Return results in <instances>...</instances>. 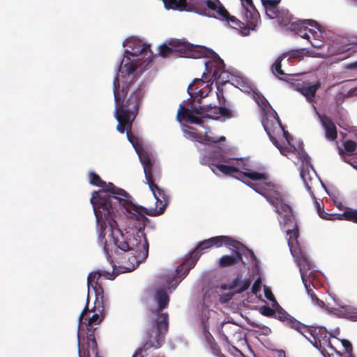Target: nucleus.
<instances>
[{
  "label": "nucleus",
  "mask_w": 357,
  "mask_h": 357,
  "mask_svg": "<svg viewBox=\"0 0 357 357\" xmlns=\"http://www.w3.org/2000/svg\"><path fill=\"white\" fill-rule=\"evenodd\" d=\"M280 0H262V3L265 7L277 8Z\"/></svg>",
  "instance_id": "nucleus-39"
},
{
  "label": "nucleus",
  "mask_w": 357,
  "mask_h": 357,
  "mask_svg": "<svg viewBox=\"0 0 357 357\" xmlns=\"http://www.w3.org/2000/svg\"><path fill=\"white\" fill-rule=\"evenodd\" d=\"M338 149H339V153H340V154H342V153H343V150H342V149H341L340 147H338Z\"/></svg>",
  "instance_id": "nucleus-54"
},
{
  "label": "nucleus",
  "mask_w": 357,
  "mask_h": 357,
  "mask_svg": "<svg viewBox=\"0 0 357 357\" xmlns=\"http://www.w3.org/2000/svg\"><path fill=\"white\" fill-rule=\"evenodd\" d=\"M79 339V336L78 335ZM79 357H100L98 353V345L93 334H88L86 337V347L81 344L78 341Z\"/></svg>",
  "instance_id": "nucleus-20"
},
{
  "label": "nucleus",
  "mask_w": 357,
  "mask_h": 357,
  "mask_svg": "<svg viewBox=\"0 0 357 357\" xmlns=\"http://www.w3.org/2000/svg\"><path fill=\"white\" fill-rule=\"evenodd\" d=\"M217 97L220 106H211L207 105L204 106H193L190 108L185 107L180 105L177 112V120L181 121L186 120L190 123L202 125V119H218L222 116L226 119H230L234 116L233 111L225 106V98L223 96V92L217 93Z\"/></svg>",
  "instance_id": "nucleus-7"
},
{
  "label": "nucleus",
  "mask_w": 357,
  "mask_h": 357,
  "mask_svg": "<svg viewBox=\"0 0 357 357\" xmlns=\"http://www.w3.org/2000/svg\"><path fill=\"white\" fill-rule=\"evenodd\" d=\"M221 162H224L229 165H223L220 163L214 164L211 165L215 167L218 170L225 175H232L234 173H238V176H236L235 178L241 179L244 177L248 178L252 181H257L258 183L252 182H244L249 187L252 188L257 192L264 195L268 202L275 206L271 200H278V206L280 204H284L282 199V195L278 191H273L272 192H268L266 187H272L273 184L268 179V176L264 173L257 172L250 169L247 167L242 158H222L220 160Z\"/></svg>",
  "instance_id": "nucleus-5"
},
{
  "label": "nucleus",
  "mask_w": 357,
  "mask_h": 357,
  "mask_svg": "<svg viewBox=\"0 0 357 357\" xmlns=\"http://www.w3.org/2000/svg\"><path fill=\"white\" fill-rule=\"evenodd\" d=\"M264 128L266 132H267V134L271 137V130L268 128V123H264Z\"/></svg>",
  "instance_id": "nucleus-48"
},
{
  "label": "nucleus",
  "mask_w": 357,
  "mask_h": 357,
  "mask_svg": "<svg viewBox=\"0 0 357 357\" xmlns=\"http://www.w3.org/2000/svg\"><path fill=\"white\" fill-rule=\"evenodd\" d=\"M315 205H316V208H317V213L319 214V215H324L323 213H321L322 211V209H324V205L321 202H319L317 200H315Z\"/></svg>",
  "instance_id": "nucleus-44"
},
{
  "label": "nucleus",
  "mask_w": 357,
  "mask_h": 357,
  "mask_svg": "<svg viewBox=\"0 0 357 357\" xmlns=\"http://www.w3.org/2000/svg\"><path fill=\"white\" fill-rule=\"evenodd\" d=\"M321 125L325 130V136L329 141H334L337 137V130L335 123L328 116H320Z\"/></svg>",
  "instance_id": "nucleus-23"
},
{
  "label": "nucleus",
  "mask_w": 357,
  "mask_h": 357,
  "mask_svg": "<svg viewBox=\"0 0 357 357\" xmlns=\"http://www.w3.org/2000/svg\"><path fill=\"white\" fill-rule=\"evenodd\" d=\"M340 339H335L332 345L326 348V350L323 355L325 357H343V351L338 349V347H340Z\"/></svg>",
  "instance_id": "nucleus-27"
},
{
  "label": "nucleus",
  "mask_w": 357,
  "mask_h": 357,
  "mask_svg": "<svg viewBox=\"0 0 357 357\" xmlns=\"http://www.w3.org/2000/svg\"><path fill=\"white\" fill-rule=\"evenodd\" d=\"M242 5V26L239 29L241 33L248 36L250 31H255L258 22L260 21V15L255 8L252 0H240Z\"/></svg>",
  "instance_id": "nucleus-11"
},
{
  "label": "nucleus",
  "mask_w": 357,
  "mask_h": 357,
  "mask_svg": "<svg viewBox=\"0 0 357 357\" xmlns=\"http://www.w3.org/2000/svg\"><path fill=\"white\" fill-rule=\"evenodd\" d=\"M211 169L212 172H213L215 173V170L212 168V167H211Z\"/></svg>",
  "instance_id": "nucleus-58"
},
{
  "label": "nucleus",
  "mask_w": 357,
  "mask_h": 357,
  "mask_svg": "<svg viewBox=\"0 0 357 357\" xmlns=\"http://www.w3.org/2000/svg\"><path fill=\"white\" fill-rule=\"evenodd\" d=\"M89 183L100 187L102 190L92 193L91 203L96 218L98 227L100 229V236H103L107 224L115 225L116 214L123 211L128 202V193L116 187L112 183H107L93 172L89 174Z\"/></svg>",
  "instance_id": "nucleus-2"
},
{
  "label": "nucleus",
  "mask_w": 357,
  "mask_h": 357,
  "mask_svg": "<svg viewBox=\"0 0 357 357\" xmlns=\"http://www.w3.org/2000/svg\"><path fill=\"white\" fill-rule=\"evenodd\" d=\"M304 286H305V288L306 289L307 294L311 298L312 303H314L316 305L324 308L325 306V303L324 301H322L317 297V296L314 293V288L310 284H305V285H304Z\"/></svg>",
  "instance_id": "nucleus-31"
},
{
  "label": "nucleus",
  "mask_w": 357,
  "mask_h": 357,
  "mask_svg": "<svg viewBox=\"0 0 357 357\" xmlns=\"http://www.w3.org/2000/svg\"><path fill=\"white\" fill-rule=\"evenodd\" d=\"M261 314L266 317H273L286 324V325L291 328L293 327H299L298 320L288 314L282 307L278 306L275 310L272 309L269 306L264 305L260 308Z\"/></svg>",
  "instance_id": "nucleus-16"
},
{
  "label": "nucleus",
  "mask_w": 357,
  "mask_h": 357,
  "mask_svg": "<svg viewBox=\"0 0 357 357\" xmlns=\"http://www.w3.org/2000/svg\"><path fill=\"white\" fill-rule=\"evenodd\" d=\"M349 96L342 92L337 93L335 97V102L337 105H341Z\"/></svg>",
  "instance_id": "nucleus-35"
},
{
  "label": "nucleus",
  "mask_w": 357,
  "mask_h": 357,
  "mask_svg": "<svg viewBox=\"0 0 357 357\" xmlns=\"http://www.w3.org/2000/svg\"><path fill=\"white\" fill-rule=\"evenodd\" d=\"M137 231L132 237L126 236L118 227L116 221L114 225L107 224L104 229L103 236L99 232L98 238L103 245V250L107 257H110L107 245L105 235L109 232L115 245L124 252L119 261L120 268L123 272H130L135 270L139 265L144 261L149 255V243L144 229L137 226ZM100 230V229L99 228Z\"/></svg>",
  "instance_id": "nucleus-3"
},
{
  "label": "nucleus",
  "mask_w": 357,
  "mask_h": 357,
  "mask_svg": "<svg viewBox=\"0 0 357 357\" xmlns=\"http://www.w3.org/2000/svg\"><path fill=\"white\" fill-rule=\"evenodd\" d=\"M203 138H204V141L207 142H213V141L214 140L211 137H210L208 135H204L203 137Z\"/></svg>",
  "instance_id": "nucleus-47"
},
{
  "label": "nucleus",
  "mask_w": 357,
  "mask_h": 357,
  "mask_svg": "<svg viewBox=\"0 0 357 357\" xmlns=\"http://www.w3.org/2000/svg\"><path fill=\"white\" fill-rule=\"evenodd\" d=\"M87 303H89V296L87 297ZM89 312L88 308V303H86V306L84 307V309L82 310L80 316H79V321L82 322L84 315Z\"/></svg>",
  "instance_id": "nucleus-45"
},
{
  "label": "nucleus",
  "mask_w": 357,
  "mask_h": 357,
  "mask_svg": "<svg viewBox=\"0 0 357 357\" xmlns=\"http://www.w3.org/2000/svg\"><path fill=\"white\" fill-rule=\"evenodd\" d=\"M265 296L267 299L272 301L274 299V296L271 292H268L267 291H265Z\"/></svg>",
  "instance_id": "nucleus-46"
},
{
  "label": "nucleus",
  "mask_w": 357,
  "mask_h": 357,
  "mask_svg": "<svg viewBox=\"0 0 357 357\" xmlns=\"http://www.w3.org/2000/svg\"><path fill=\"white\" fill-rule=\"evenodd\" d=\"M333 343V342H331L330 340V336L328 333L326 335L324 334V337L321 340L315 342L314 347L318 349L323 354L326 351V348L332 345Z\"/></svg>",
  "instance_id": "nucleus-30"
},
{
  "label": "nucleus",
  "mask_w": 357,
  "mask_h": 357,
  "mask_svg": "<svg viewBox=\"0 0 357 357\" xmlns=\"http://www.w3.org/2000/svg\"><path fill=\"white\" fill-rule=\"evenodd\" d=\"M299 159L301 161V166L300 169V175L302 178L307 189L309 191H311L310 182L312 181V178L310 175L309 169H313L312 165L310 163V157L304 152H299Z\"/></svg>",
  "instance_id": "nucleus-21"
},
{
  "label": "nucleus",
  "mask_w": 357,
  "mask_h": 357,
  "mask_svg": "<svg viewBox=\"0 0 357 357\" xmlns=\"http://www.w3.org/2000/svg\"><path fill=\"white\" fill-rule=\"evenodd\" d=\"M272 142H273V144L275 145V146L280 150V153L284 155H286V153L288 151V148H282L280 144L278 143V142L276 140L275 138L273 137L272 138Z\"/></svg>",
  "instance_id": "nucleus-42"
},
{
  "label": "nucleus",
  "mask_w": 357,
  "mask_h": 357,
  "mask_svg": "<svg viewBox=\"0 0 357 357\" xmlns=\"http://www.w3.org/2000/svg\"><path fill=\"white\" fill-rule=\"evenodd\" d=\"M266 15L271 19H274V18L277 17V16H278L277 8L266 7Z\"/></svg>",
  "instance_id": "nucleus-38"
},
{
  "label": "nucleus",
  "mask_w": 357,
  "mask_h": 357,
  "mask_svg": "<svg viewBox=\"0 0 357 357\" xmlns=\"http://www.w3.org/2000/svg\"><path fill=\"white\" fill-rule=\"evenodd\" d=\"M137 66L129 61L119 68L113 80V93L115 103L114 116L118 121L116 130L120 133L126 131L127 138L134 147L143 166L149 167L155 164L152 155L145 151L137 137L132 132V123L137 117L142 102L144 92L140 85L134 87L137 79Z\"/></svg>",
  "instance_id": "nucleus-1"
},
{
  "label": "nucleus",
  "mask_w": 357,
  "mask_h": 357,
  "mask_svg": "<svg viewBox=\"0 0 357 357\" xmlns=\"http://www.w3.org/2000/svg\"><path fill=\"white\" fill-rule=\"evenodd\" d=\"M321 213L324 215H319L320 218L325 220H345L357 224V210L347 209L342 213H328L322 209Z\"/></svg>",
  "instance_id": "nucleus-22"
},
{
  "label": "nucleus",
  "mask_w": 357,
  "mask_h": 357,
  "mask_svg": "<svg viewBox=\"0 0 357 357\" xmlns=\"http://www.w3.org/2000/svg\"><path fill=\"white\" fill-rule=\"evenodd\" d=\"M310 43H311L313 47H319V45H316V44L313 43H312V42H311V41H310Z\"/></svg>",
  "instance_id": "nucleus-53"
},
{
  "label": "nucleus",
  "mask_w": 357,
  "mask_h": 357,
  "mask_svg": "<svg viewBox=\"0 0 357 357\" xmlns=\"http://www.w3.org/2000/svg\"><path fill=\"white\" fill-rule=\"evenodd\" d=\"M250 284H251L250 279L246 280L243 281V282H241L239 284V287L236 290V292L238 294L243 293V291H245V290H247L249 288V287L250 286Z\"/></svg>",
  "instance_id": "nucleus-34"
},
{
  "label": "nucleus",
  "mask_w": 357,
  "mask_h": 357,
  "mask_svg": "<svg viewBox=\"0 0 357 357\" xmlns=\"http://www.w3.org/2000/svg\"><path fill=\"white\" fill-rule=\"evenodd\" d=\"M198 261V257L196 253H190V257L178 266L175 271V275L172 281L175 282V287L188 274L190 271L195 266Z\"/></svg>",
  "instance_id": "nucleus-19"
},
{
  "label": "nucleus",
  "mask_w": 357,
  "mask_h": 357,
  "mask_svg": "<svg viewBox=\"0 0 357 357\" xmlns=\"http://www.w3.org/2000/svg\"><path fill=\"white\" fill-rule=\"evenodd\" d=\"M188 128H189L190 129H191V130H195L193 127H190V126H189Z\"/></svg>",
  "instance_id": "nucleus-57"
},
{
  "label": "nucleus",
  "mask_w": 357,
  "mask_h": 357,
  "mask_svg": "<svg viewBox=\"0 0 357 357\" xmlns=\"http://www.w3.org/2000/svg\"><path fill=\"white\" fill-rule=\"evenodd\" d=\"M271 202L275 206V212L280 215V225L285 230L288 245L299 267L303 284H310L314 288V282L317 280L319 273L312 270V264L308 259L306 252L301 249L298 244L299 229L291 206L287 204H282L279 207L278 199Z\"/></svg>",
  "instance_id": "nucleus-4"
},
{
  "label": "nucleus",
  "mask_w": 357,
  "mask_h": 357,
  "mask_svg": "<svg viewBox=\"0 0 357 357\" xmlns=\"http://www.w3.org/2000/svg\"><path fill=\"white\" fill-rule=\"evenodd\" d=\"M277 121H278V123H279L280 125H281V122H280V119H279V117H278V116H277Z\"/></svg>",
  "instance_id": "nucleus-56"
},
{
  "label": "nucleus",
  "mask_w": 357,
  "mask_h": 357,
  "mask_svg": "<svg viewBox=\"0 0 357 357\" xmlns=\"http://www.w3.org/2000/svg\"><path fill=\"white\" fill-rule=\"evenodd\" d=\"M225 244L226 246L238 249L242 245L239 241H236L227 236H218L212 237L199 243L191 253H196L198 259L206 250L213 247L220 248Z\"/></svg>",
  "instance_id": "nucleus-13"
},
{
  "label": "nucleus",
  "mask_w": 357,
  "mask_h": 357,
  "mask_svg": "<svg viewBox=\"0 0 357 357\" xmlns=\"http://www.w3.org/2000/svg\"><path fill=\"white\" fill-rule=\"evenodd\" d=\"M128 46L131 48V52L126 51L132 56H139L147 52H151L150 45L146 43H142L140 40H133L128 42Z\"/></svg>",
  "instance_id": "nucleus-26"
},
{
  "label": "nucleus",
  "mask_w": 357,
  "mask_h": 357,
  "mask_svg": "<svg viewBox=\"0 0 357 357\" xmlns=\"http://www.w3.org/2000/svg\"><path fill=\"white\" fill-rule=\"evenodd\" d=\"M284 135H285V137H286L287 141H288V142H289V139H288V137H287L288 133H287V132H284Z\"/></svg>",
  "instance_id": "nucleus-55"
},
{
  "label": "nucleus",
  "mask_w": 357,
  "mask_h": 357,
  "mask_svg": "<svg viewBox=\"0 0 357 357\" xmlns=\"http://www.w3.org/2000/svg\"><path fill=\"white\" fill-rule=\"evenodd\" d=\"M340 346L341 347L344 354H347L350 355L351 354L353 347L351 343L349 341L347 340H340Z\"/></svg>",
  "instance_id": "nucleus-32"
},
{
  "label": "nucleus",
  "mask_w": 357,
  "mask_h": 357,
  "mask_svg": "<svg viewBox=\"0 0 357 357\" xmlns=\"http://www.w3.org/2000/svg\"><path fill=\"white\" fill-rule=\"evenodd\" d=\"M153 299L157 304V308L154 311V313L157 314V319L153 323L152 329L148 332V340L144 345L146 349L151 347L159 348L169 326V314L167 312H162L169 303V296L167 291L164 289H157Z\"/></svg>",
  "instance_id": "nucleus-8"
},
{
  "label": "nucleus",
  "mask_w": 357,
  "mask_h": 357,
  "mask_svg": "<svg viewBox=\"0 0 357 357\" xmlns=\"http://www.w3.org/2000/svg\"><path fill=\"white\" fill-rule=\"evenodd\" d=\"M351 319L354 320H357V312H354L352 316H351Z\"/></svg>",
  "instance_id": "nucleus-51"
},
{
  "label": "nucleus",
  "mask_w": 357,
  "mask_h": 357,
  "mask_svg": "<svg viewBox=\"0 0 357 357\" xmlns=\"http://www.w3.org/2000/svg\"><path fill=\"white\" fill-rule=\"evenodd\" d=\"M210 60L205 62L206 71L202 75V78L195 79L192 84L188 88V91L190 94V90L192 85L197 84H204L211 80L218 82L222 75L225 73V65L223 60L213 52V54L209 57Z\"/></svg>",
  "instance_id": "nucleus-10"
},
{
  "label": "nucleus",
  "mask_w": 357,
  "mask_h": 357,
  "mask_svg": "<svg viewBox=\"0 0 357 357\" xmlns=\"http://www.w3.org/2000/svg\"><path fill=\"white\" fill-rule=\"evenodd\" d=\"M291 29L303 38L310 40V35L315 40L322 38L320 26L313 20H302L291 24Z\"/></svg>",
  "instance_id": "nucleus-14"
},
{
  "label": "nucleus",
  "mask_w": 357,
  "mask_h": 357,
  "mask_svg": "<svg viewBox=\"0 0 357 357\" xmlns=\"http://www.w3.org/2000/svg\"><path fill=\"white\" fill-rule=\"evenodd\" d=\"M261 279L259 278L257 280H255L252 287V292L255 294H257V292L259 291L261 289Z\"/></svg>",
  "instance_id": "nucleus-40"
},
{
  "label": "nucleus",
  "mask_w": 357,
  "mask_h": 357,
  "mask_svg": "<svg viewBox=\"0 0 357 357\" xmlns=\"http://www.w3.org/2000/svg\"><path fill=\"white\" fill-rule=\"evenodd\" d=\"M343 146H344V150L347 153H351L356 151L357 144L354 141L348 139L344 142Z\"/></svg>",
  "instance_id": "nucleus-33"
},
{
  "label": "nucleus",
  "mask_w": 357,
  "mask_h": 357,
  "mask_svg": "<svg viewBox=\"0 0 357 357\" xmlns=\"http://www.w3.org/2000/svg\"><path fill=\"white\" fill-rule=\"evenodd\" d=\"M213 51L201 45H195L184 40L172 39L167 44L160 46L159 55L167 57H186L199 59L210 57Z\"/></svg>",
  "instance_id": "nucleus-9"
},
{
  "label": "nucleus",
  "mask_w": 357,
  "mask_h": 357,
  "mask_svg": "<svg viewBox=\"0 0 357 357\" xmlns=\"http://www.w3.org/2000/svg\"><path fill=\"white\" fill-rule=\"evenodd\" d=\"M188 135L190 136V137H191L192 139H193L194 140H195L199 143L204 142L203 136L202 135H200L199 133H197L195 131H189V132H188Z\"/></svg>",
  "instance_id": "nucleus-36"
},
{
  "label": "nucleus",
  "mask_w": 357,
  "mask_h": 357,
  "mask_svg": "<svg viewBox=\"0 0 357 357\" xmlns=\"http://www.w3.org/2000/svg\"><path fill=\"white\" fill-rule=\"evenodd\" d=\"M299 327H293V329L301 333L305 336L313 345L315 346V342L321 340L324 334L326 335L328 332L325 328L307 326L299 321Z\"/></svg>",
  "instance_id": "nucleus-17"
},
{
  "label": "nucleus",
  "mask_w": 357,
  "mask_h": 357,
  "mask_svg": "<svg viewBox=\"0 0 357 357\" xmlns=\"http://www.w3.org/2000/svg\"><path fill=\"white\" fill-rule=\"evenodd\" d=\"M232 296L233 295L229 294L220 295V302L221 303H226L232 298Z\"/></svg>",
  "instance_id": "nucleus-43"
},
{
  "label": "nucleus",
  "mask_w": 357,
  "mask_h": 357,
  "mask_svg": "<svg viewBox=\"0 0 357 357\" xmlns=\"http://www.w3.org/2000/svg\"><path fill=\"white\" fill-rule=\"evenodd\" d=\"M284 59L280 55L271 66L273 74L280 79H284L282 76L286 75L284 70L282 69V61Z\"/></svg>",
  "instance_id": "nucleus-28"
},
{
  "label": "nucleus",
  "mask_w": 357,
  "mask_h": 357,
  "mask_svg": "<svg viewBox=\"0 0 357 357\" xmlns=\"http://www.w3.org/2000/svg\"><path fill=\"white\" fill-rule=\"evenodd\" d=\"M206 14L209 17H213L227 22L229 26L233 29H239L243 22L235 16L231 15L220 0H207L205 1Z\"/></svg>",
  "instance_id": "nucleus-12"
},
{
  "label": "nucleus",
  "mask_w": 357,
  "mask_h": 357,
  "mask_svg": "<svg viewBox=\"0 0 357 357\" xmlns=\"http://www.w3.org/2000/svg\"><path fill=\"white\" fill-rule=\"evenodd\" d=\"M132 357H142L141 354L135 353Z\"/></svg>",
  "instance_id": "nucleus-52"
},
{
  "label": "nucleus",
  "mask_w": 357,
  "mask_h": 357,
  "mask_svg": "<svg viewBox=\"0 0 357 357\" xmlns=\"http://www.w3.org/2000/svg\"><path fill=\"white\" fill-rule=\"evenodd\" d=\"M305 55V50L304 48L292 50L286 52H284L281 56L287 60L291 61L294 59L303 57Z\"/></svg>",
  "instance_id": "nucleus-29"
},
{
  "label": "nucleus",
  "mask_w": 357,
  "mask_h": 357,
  "mask_svg": "<svg viewBox=\"0 0 357 357\" xmlns=\"http://www.w3.org/2000/svg\"><path fill=\"white\" fill-rule=\"evenodd\" d=\"M243 247V245H242L238 249L234 248L235 250V254L234 255H224L221 257L218 262L219 266L222 268L229 267L242 261V255L240 252V250L241 248Z\"/></svg>",
  "instance_id": "nucleus-25"
},
{
  "label": "nucleus",
  "mask_w": 357,
  "mask_h": 357,
  "mask_svg": "<svg viewBox=\"0 0 357 357\" xmlns=\"http://www.w3.org/2000/svg\"><path fill=\"white\" fill-rule=\"evenodd\" d=\"M241 283L240 278L237 277L236 279L232 280L229 284L228 288L229 289H237L239 287Z\"/></svg>",
  "instance_id": "nucleus-41"
},
{
  "label": "nucleus",
  "mask_w": 357,
  "mask_h": 357,
  "mask_svg": "<svg viewBox=\"0 0 357 357\" xmlns=\"http://www.w3.org/2000/svg\"><path fill=\"white\" fill-rule=\"evenodd\" d=\"M321 87V82H316L314 84L310 82H303L297 87L298 91L303 94L307 100H312L315 97L317 90Z\"/></svg>",
  "instance_id": "nucleus-24"
},
{
  "label": "nucleus",
  "mask_w": 357,
  "mask_h": 357,
  "mask_svg": "<svg viewBox=\"0 0 357 357\" xmlns=\"http://www.w3.org/2000/svg\"><path fill=\"white\" fill-rule=\"evenodd\" d=\"M144 172L146 183L149 185L150 190L153 192L156 199V203L160 204L159 208L148 210L142 206H138L130 200V196L128 195V203L125 204L123 208L129 214L130 218L138 222L141 229H144L146 222L149 221L146 215L155 216L162 214L169 202V197L166 195L165 190L155 183V181L161 177V171L159 167L155 164L149 167H145Z\"/></svg>",
  "instance_id": "nucleus-6"
},
{
  "label": "nucleus",
  "mask_w": 357,
  "mask_h": 357,
  "mask_svg": "<svg viewBox=\"0 0 357 357\" xmlns=\"http://www.w3.org/2000/svg\"><path fill=\"white\" fill-rule=\"evenodd\" d=\"M248 250V252H249L252 259L254 260V261H256L257 260V257H256L255 253L253 252V251L251 250Z\"/></svg>",
  "instance_id": "nucleus-49"
},
{
  "label": "nucleus",
  "mask_w": 357,
  "mask_h": 357,
  "mask_svg": "<svg viewBox=\"0 0 357 357\" xmlns=\"http://www.w3.org/2000/svg\"><path fill=\"white\" fill-rule=\"evenodd\" d=\"M225 139V137L224 136H222L220 137L218 139H216V140H213V143H217L218 142H220V141H223Z\"/></svg>",
  "instance_id": "nucleus-50"
},
{
  "label": "nucleus",
  "mask_w": 357,
  "mask_h": 357,
  "mask_svg": "<svg viewBox=\"0 0 357 357\" xmlns=\"http://www.w3.org/2000/svg\"><path fill=\"white\" fill-rule=\"evenodd\" d=\"M211 349L213 354L218 357H226L222 352L219 346L216 343H213L211 345Z\"/></svg>",
  "instance_id": "nucleus-37"
},
{
  "label": "nucleus",
  "mask_w": 357,
  "mask_h": 357,
  "mask_svg": "<svg viewBox=\"0 0 357 357\" xmlns=\"http://www.w3.org/2000/svg\"><path fill=\"white\" fill-rule=\"evenodd\" d=\"M109 274L107 271H96L91 272L87 277V286L88 291L89 292L90 287H91L96 296V304L98 305V307H100V305L102 304V300H107L104 295V290L102 287L100 279L102 276H105Z\"/></svg>",
  "instance_id": "nucleus-15"
},
{
  "label": "nucleus",
  "mask_w": 357,
  "mask_h": 357,
  "mask_svg": "<svg viewBox=\"0 0 357 357\" xmlns=\"http://www.w3.org/2000/svg\"><path fill=\"white\" fill-rule=\"evenodd\" d=\"M108 308V300H102V304L100 305V307H98V305L94 302L93 311L94 314L89 318L86 327L89 334H93L96 328L94 326L100 324L105 317L107 310Z\"/></svg>",
  "instance_id": "nucleus-18"
}]
</instances>
